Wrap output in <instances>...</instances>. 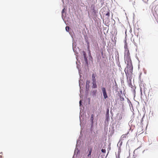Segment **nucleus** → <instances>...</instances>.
<instances>
[{
    "label": "nucleus",
    "instance_id": "nucleus-10",
    "mask_svg": "<svg viewBox=\"0 0 158 158\" xmlns=\"http://www.w3.org/2000/svg\"><path fill=\"white\" fill-rule=\"evenodd\" d=\"M97 90H94L92 92V95H95L96 93L97 92Z\"/></svg>",
    "mask_w": 158,
    "mask_h": 158
},
{
    "label": "nucleus",
    "instance_id": "nucleus-2",
    "mask_svg": "<svg viewBox=\"0 0 158 158\" xmlns=\"http://www.w3.org/2000/svg\"><path fill=\"white\" fill-rule=\"evenodd\" d=\"M124 54V60L126 64H132L130 53Z\"/></svg>",
    "mask_w": 158,
    "mask_h": 158
},
{
    "label": "nucleus",
    "instance_id": "nucleus-22",
    "mask_svg": "<svg viewBox=\"0 0 158 158\" xmlns=\"http://www.w3.org/2000/svg\"><path fill=\"white\" fill-rule=\"evenodd\" d=\"M81 100H80V101H79V104L80 105V106L81 105Z\"/></svg>",
    "mask_w": 158,
    "mask_h": 158
},
{
    "label": "nucleus",
    "instance_id": "nucleus-11",
    "mask_svg": "<svg viewBox=\"0 0 158 158\" xmlns=\"http://www.w3.org/2000/svg\"><path fill=\"white\" fill-rule=\"evenodd\" d=\"M103 14L105 15L106 16H107L108 17L110 16V13L109 12H107L106 13H103Z\"/></svg>",
    "mask_w": 158,
    "mask_h": 158
},
{
    "label": "nucleus",
    "instance_id": "nucleus-14",
    "mask_svg": "<svg viewBox=\"0 0 158 158\" xmlns=\"http://www.w3.org/2000/svg\"><path fill=\"white\" fill-rule=\"evenodd\" d=\"M106 10V8H103L101 10V11H102L103 13L104 11H105Z\"/></svg>",
    "mask_w": 158,
    "mask_h": 158
},
{
    "label": "nucleus",
    "instance_id": "nucleus-4",
    "mask_svg": "<svg viewBox=\"0 0 158 158\" xmlns=\"http://www.w3.org/2000/svg\"><path fill=\"white\" fill-rule=\"evenodd\" d=\"M92 148L90 146L88 147V151L87 152H88V155H87V156L89 158H91V152H92Z\"/></svg>",
    "mask_w": 158,
    "mask_h": 158
},
{
    "label": "nucleus",
    "instance_id": "nucleus-19",
    "mask_svg": "<svg viewBox=\"0 0 158 158\" xmlns=\"http://www.w3.org/2000/svg\"><path fill=\"white\" fill-rule=\"evenodd\" d=\"M136 2L135 1H134L133 3V5H134V6H136Z\"/></svg>",
    "mask_w": 158,
    "mask_h": 158
},
{
    "label": "nucleus",
    "instance_id": "nucleus-3",
    "mask_svg": "<svg viewBox=\"0 0 158 158\" xmlns=\"http://www.w3.org/2000/svg\"><path fill=\"white\" fill-rule=\"evenodd\" d=\"M124 48L125 49L124 54L130 53L129 51L128 48L127 43L126 42V40H125Z\"/></svg>",
    "mask_w": 158,
    "mask_h": 158
},
{
    "label": "nucleus",
    "instance_id": "nucleus-13",
    "mask_svg": "<svg viewBox=\"0 0 158 158\" xmlns=\"http://www.w3.org/2000/svg\"><path fill=\"white\" fill-rule=\"evenodd\" d=\"M126 138V136H125V135H123L121 137V140H123V139H124V138Z\"/></svg>",
    "mask_w": 158,
    "mask_h": 158
},
{
    "label": "nucleus",
    "instance_id": "nucleus-23",
    "mask_svg": "<svg viewBox=\"0 0 158 158\" xmlns=\"http://www.w3.org/2000/svg\"><path fill=\"white\" fill-rule=\"evenodd\" d=\"M122 143H123L122 141H121V143H120V146H121V145H122Z\"/></svg>",
    "mask_w": 158,
    "mask_h": 158
},
{
    "label": "nucleus",
    "instance_id": "nucleus-18",
    "mask_svg": "<svg viewBox=\"0 0 158 158\" xmlns=\"http://www.w3.org/2000/svg\"><path fill=\"white\" fill-rule=\"evenodd\" d=\"M65 10V8H64L62 10V12H61V13H62V15H63V14L64 13Z\"/></svg>",
    "mask_w": 158,
    "mask_h": 158
},
{
    "label": "nucleus",
    "instance_id": "nucleus-7",
    "mask_svg": "<svg viewBox=\"0 0 158 158\" xmlns=\"http://www.w3.org/2000/svg\"><path fill=\"white\" fill-rule=\"evenodd\" d=\"M83 56H84V60H85V61H87V58L86 57V54L85 52V51H83Z\"/></svg>",
    "mask_w": 158,
    "mask_h": 158
},
{
    "label": "nucleus",
    "instance_id": "nucleus-8",
    "mask_svg": "<svg viewBox=\"0 0 158 158\" xmlns=\"http://www.w3.org/2000/svg\"><path fill=\"white\" fill-rule=\"evenodd\" d=\"M92 81H96V78H95V76L94 73H93L92 74Z\"/></svg>",
    "mask_w": 158,
    "mask_h": 158
},
{
    "label": "nucleus",
    "instance_id": "nucleus-1",
    "mask_svg": "<svg viewBox=\"0 0 158 158\" xmlns=\"http://www.w3.org/2000/svg\"><path fill=\"white\" fill-rule=\"evenodd\" d=\"M133 67L132 64H127L124 71L127 76H131L132 74Z\"/></svg>",
    "mask_w": 158,
    "mask_h": 158
},
{
    "label": "nucleus",
    "instance_id": "nucleus-5",
    "mask_svg": "<svg viewBox=\"0 0 158 158\" xmlns=\"http://www.w3.org/2000/svg\"><path fill=\"white\" fill-rule=\"evenodd\" d=\"M102 91L104 98L105 99H106L108 97L107 95L105 88L104 87H102Z\"/></svg>",
    "mask_w": 158,
    "mask_h": 158
},
{
    "label": "nucleus",
    "instance_id": "nucleus-16",
    "mask_svg": "<svg viewBox=\"0 0 158 158\" xmlns=\"http://www.w3.org/2000/svg\"><path fill=\"white\" fill-rule=\"evenodd\" d=\"M101 152L103 153H105L106 152V151L105 149H102L101 150Z\"/></svg>",
    "mask_w": 158,
    "mask_h": 158
},
{
    "label": "nucleus",
    "instance_id": "nucleus-9",
    "mask_svg": "<svg viewBox=\"0 0 158 158\" xmlns=\"http://www.w3.org/2000/svg\"><path fill=\"white\" fill-rule=\"evenodd\" d=\"M90 83V81L89 80H87L86 82V87L89 88V83Z\"/></svg>",
    "mask_w": 158,
    "mask_h": 158
},
{
    "label": "nucleus",
    "instance_id": "nucleus-20",
    "mask_svg": "<svg viewBox=\"0 0 158 158\" xmlns=\"http://www.w3.org/2000/svg\"><path fill=\"white\" fill-rule=\"evenodd\" d=\"M116 158H120V154L118 153L117 157H116Z\"/></svg>",
    "mask_w": 158,
    "mask_h": 158
},
{
    "label": "nucleus",
    "instance_id": "nucleus-17",
    "mask_svg": "<svg viewBox=\"0 0 158 158\" xmlns=\"http://www.w3.org/2000/svg\"><path fill=\"white\" fill-rule=\"evenodd\" d=\"M142 87H140V92H141V95H142Z\"/></svg>",
    "mask_w": 158,
    "mask_h": 158
},
{
    "label": "nucleus",
    "instance_id": "nucleus-12",
    "mask_svg": "<svg viewBox=\"0 0 158 158\" xmlns=\"http://www.w3.org/2000/svg\"><path fill=\"white\" fill-rule=\"evenodd\" d=\"M94 115L93 114H92L91 115V119H90L92 123H93V120L94 119Z\"/></svg>",
    "mask_w": 158,
    "mask_h": 158
},
{
    "label": "nucleus",
    "instance_id": "nucleus-15",
    "mask_svg": "<svg viewBox=\"0 0 158 158\" xmlns=\"http://www.w3.org/2000/svg\"><path fill=\"white\" fill-rule=\"evenodd\" d=\"M65 29H66V31L68 32L69 30V27H68V26L66 27H65Z\"/></svg>",
    "mask_w": 158,
    "mask_h": 158
},
{
    "label": "nucleus",
    "instance_id": "nucleus-21",
    "mask_svg": "<svg viewBox=\"0 0 158 158\" xmlns=\"http://www.w3.org/2000/svg\"><path fill=\"white\" fill-rule=\"evenodd\" d=\"M148 0H143V1H144L145 2H147Z\"/></svg>",
    "mask_w": 158,
    "mask_h": 158
},
{
    "label": "nucleus",
    "instance_id": "nucleus-6",
    "mask_svg": "<svg viewBox=\"0 0 158 158\" xmlns=\"http://www.w3.org/2000/svg\"><path fill=\"white\" fill-rule=\"evenodd\" d=\"M92 87L93 88H97V85L96 84V81H93L92 82Z\"/></svg>",
    "mask_w": 158,
    "mask_h": 158
}]
</instances>
